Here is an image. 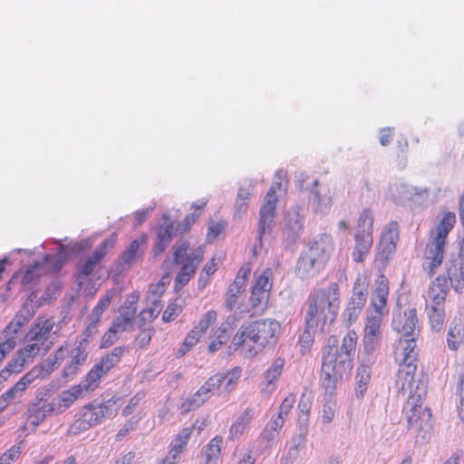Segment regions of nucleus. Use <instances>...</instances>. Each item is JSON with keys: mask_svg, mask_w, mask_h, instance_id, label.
<instances>
[{"mask_svg": "<svg viewBox=\"0 0 464 464\" xmlns=\"http://www.w3.org/2000/svg\"><path fill=\"white\" fill-rule=\"evenodd\" d=\"M356 340L357 335L353 331L343 338L341 345L335 335L328 338L323 351L321 385L329 394L334 392L337 383L351 372Z\"/></svg>", "mask_w": 464, "mask_h": 464, "instance_id": "obj_1", "label": "nucleus"}, {"mask_svg": "<svg viewBox=\"0 0 464 464\" xmlns=\"http://www.w3.org/2000/svg\"><path fill=\"white\" fill-rule=\"evenodd\" d=\"M339 296V285L336 283H332L327 289H319L311 295L305 315V328L300 336L302 353L310 350L320 324L321 332H324V324L335 321Z\"/></svg>", "mask_w": 464, "mask_h": 464, "instance_id": "obj_2", "label": "nucleus"}, {"mask_svg": "<svg viewBox=\"0 0 464 464\" xmlns=\"http://www.w3.org/2000/svg\"><path fill=\"white\" fill-rule=\"evenodd\" d=\"M208 198H201L190 205L189 213L180 220L182 212L171 208L164 212L157 222L159 232H188L204 212Z\"/></svg>", "mask_w": 464, "mask_h": 464, "instance_id": "obj_3", "label": "nucleus"}, {"mask_svg": "<svg viewBox=\"0 0 464 464\" xmlns=\"http://www.w3.org/2000/svg\"><path fill=\"white\" fill-rule=\"evenodd\" d=\"M408 429L417 433V438L422 441L429 439L432 430L431 411L429 408L421 406V393L417 391L411 394L407 401Z\"/></svg>", "mask_w": 464, "mask_h": 464, "instance_id": "obj_4", "label": "nucleus"}, {"mask_svg": "<svg viewBox=\"0 0 464 464\" xmlns=\"http://www.w3.org/2000/svg\"><path fill=\"white\" fill-rule=\"evenodd\" d=\"M248 329V340L256 345V347L248 350L249 356H255L258 349L265 348L269 343L276 341V334L279 333L280 324L274 319L257 320L246 323Z\"/></svg>", "mask_w": 464, "mask_h": 464, "instance_id": "obj_5", "label": "nucleus"}, {"mask_svg": "<svg viewBox=\"0 0 464 464\" xmlns=\"http://www.w3.org/2000/svg\"><path fill=\"white\" fill-rule=\"evenodd\" d=\"M368 297V282L365 277H358L353 288V295L344 311L343 317L352 324L361 314Z\"/></svg>", "mask_w": 464, "mask_h": 464, "instance_id": "obj_6", "label": "nucleus"}, {"mask_svg": "<svg viewBox=\"0 0 464 464\" xmlns=\"http://www.w3.org/2000/svg\"><path fill=\"white\" fill-rule=\"evenodd\" d=\"M448 235L436 234V237H432L427 244L425 259L429 261V264L428 266L423 264V268L430 277L435 275L437 268L443 262Z\"/></svg>", "mask_w": 464, "mask_h": 464, "instance_id": "obj_7", "label": "nucleus"}, {"mask_svg": "<svg viewBox=\"0 0 464 464\" xmlns=\"http://www.w3.org/2000/svg\"><path fill=\"white\" fill-rule=\"evenodd\" d=\"M124 351V347L118 346L115 347L110 353H107L105 356H103L100 362L95 364L88 372L85 378L87 384L85 385L94 386L96 388L101 377L105 375L111 368L120 362Z\"/></svg>", "mask_w": 464, "mask_h": 464, "instance_id": "obj_8", "label": "nucleus"}, {"mask_svg": "<svg viewBox=\"0 0 464 464\" xmlns=\"http://www.w3.org/2000/svg\"><path fill=\"white\" fill-rule=\"evenodd\" d=\"M278 180H275L268 189L265 198V202L260 208L259 230L265 232L270 227L275 216L277 204L276 192L282 189L283 177H277Z\"/></svg>", "mask_w": 464, "mask_h": 464, "instance_id": "obj_9", "label": "nucleus"}, {"mask_svg": "<svg viewBox=\"0 0 464 464\" xmlns=\"http://www.w3.org/2000/svg\"><path fill=\"white\" fill-rule=\"evenodd\" d=\"M324 268L323 258L303 251L296 261L295 274L301 280H308L317 276Z\"/></svg>", "mask_w": 464, "mask_h": 464, "instance_id": "obj_10", "label": "nucleus"}, {"mask_svg": "<svg viewBox=\"0 0 464 464\" xmlns=\"http://www.w3.org/2000/svg\"><path fill=\"white\" fill-rule=\"evenodd\" d=\"M419 320L415 308H411L403 314L401 312L393 313L392 327L398 333H402V336H419Z\"/></svg>", "mask_w": 464, "mask_h": 464, "instance_id": "obj_11", "label": "nucleus"}, {"mask_svg": "<svg viewBox=\"0 0 464 464\" xmlns=\"http://www.w3.org/2000/svg\"><path fill=\"white\" fill-rule=\"evenodd\" d=\"M116 237L114 234L103 240L99 246H97L90 257L79 267V277L86 278L92 274L96 266H98L103 257L107 255L109 249L112 248Z\"/></svg>", "mask_w": 464, "mask_h": 464, "instance_id": "obj_12", "label": "nucleus"}, {"mask_svg": "<svg viewBox=\"0 0 464 464\" xmlns=\"http://www.w3.org/2000/svg\"><path fill=\"white\" fill-rule=\"evenodd\" d=\"M204 255V246L198 247V251L191 256H188V263H185L175 278V288L185 286L191 276L195 274L198 264L202 261Z\"/></svg>", "mask_w": 464, "mask_h": 464, "instance_id": "obj_13", "label": "nucleus"}, {"mask_svg": "<svg viewBox=\"0 0 464 464\" xmlns=\"http://www.w3.org/2000/svg\"><path fill=\"white\" fill-rule=\"evenodd\" d=\"M404 340H400L401 344H404L401 350V366L406 368L407 375H413L415 373L417 365L415 362L417 361L418 352L416 345V339L418 336H403Z\"/></svg>", "mask_w": 464, "mask_h": 464, "instance_id": "obj_14", "label": "nucleus"}, {"mask_svg": "<svg viewBox=\"0 0 464 464\" xmlns=\"http://www.w3.org/2000/svg\"><path fill=\"white\" fill-rule=\"evenodd\" d=\"M56 411L55 399L52 402L42 398H36V401L31 403L28 407L31 418H33L32 423L34 425H39L48 414Z\"/></svg>", "mask_w": 464, "mask_h": 464, "instance_id": "obj_15", "label": "nucleus"}, {"mask_svg": "<svg viewBox=\"0 0 464 464\" xmlns=\"http://www.w3.org/2000/svg\"><path fill=\"white\" fill-rule=\"evenodd\" d=\"M145 240V235H143L140 241L136 239L129 245L119 260L118 270L120 272L129 269L132 262L142 257L145 250L141 247V244L144 243Z\"/></svg>", "mask_w": 464, "mask_h": 464, "instance_id": "obj_16", "label": "nucleus"}, {"mask_svg": "<svg viewBox=\"0 0 464 464\" xmlns=\"http://www.w3.org/2000/svg\"><path fill=\"white\" fill-rule=\"evenodd\" d=\"M53 326L54 322L52 319L37 318L27 333L26 338L29 341H36L44 343V341L47 340Z\"/></svg>", "mask_w": 464, "mask_h": 464, "instance_id": "obj_17", "label": "nucleus"}, {"mask_svg": "<svg viewBox=\"0 0 464 464\" xmlns=\"http://www.w3.org/2000/svg\"><path fill=\"white\" fill-rule=\"evenodd\" d=\"M87 382L82 381L79 385L72 387L71 390L64 391L62 392L59 399H55L57 411L62 412L64 409L68 408L82 392V391H93L94 386H86Z\"/></svg>", "mask_w": 464, "mask_h": 464, "instance_id": "obj_18", "label": "nucleus"}, {"mask_svg": "<svg viewBox=\"0 0 464 464\" xmlns=\"http://www.w3.org/2000/svg\"><path fill=\"white\" fill-rule=\"evenodd\" d=\"M34 310L31 311L27 305H24L17 312L13 320L5 326L2 335L8 336L16 334L19 330L34 317Z\"/></svg>", "mask_w": 464, "mask_h": 464, "instance_id": "obj_19", "label": "nucleus"}, {"mask_svg": "<svg viewBox=\"0 0 464 464\" xmlns=\"http://www.w3.org/2000/svg\"><path fill=\"white\" fill-rule=\"evenodd\" d=\"M83 413L89 424L94 426L102 422L105 418L111 416L112 409L108 404L94 405L91 403L84 407Z\"/></svg>", "mask_w": 464, "mask_h": 464, "instance_id": "obj_20", "label": "nucleus"}, {"mask_svg": "<svg viewBox=\"0 0 464 464\" xmlns=\"http://www.w3.org/2000/svg\"><path fill=\"white\" fill-rule=\"evenodd\" d=\"M377 284L378 285L372 293L371 300L375 311L379 314H382V310L386 305L387 296L389 294L388 280L383 275H381Z\"/></svg>", "mask_w": 464, "mask_h": 464, "instance_id": "obj_21", "label": "nucleus"}, {"mask_svg": "<svg viewBox=\"0 0 464 464\" xmlns=\"http://www.w3.org/2000/svg\"><path fill=\"white\" fill-rule=\"evenodd\" d=\"M399 234H382L378 245V253L383 262L387 263L394 255Z\"/></svg>", "mask_w": 464, "mask_h": 464, "instance_id": "obj_22", "label": "nucleus"}, {"mask_svg": "<svg viewBox=\"0 0 464 464\" xmlns=\"http://www.w3.org/2000/svg\"><path fill=\"white\" fill-rule=\"evenodd\" d=\"M355 246L353 251V259L357 262H362L364 256L369 253L373 239L372 234H355Z\"/></svg>", "mask_w": 464, "mask_h": 464, "instance_id": "obj_23", "label": "nucleus"}, {"mask_svg": "<svg viewBox=\"0 0 464 464\" xmlns=\"http://www.w3.org/2000/svg\"><path fill=\"white\" fill-rule=\"evenodd\" d=\"M447 274L452 287L456 292H460L464 283V264L457 260H451L447 264Z\"/></svg>", "mask_w": 464, "mask_h": 464, "instance_id": "obj_24", "label": "nucleus"}, {"mask_svg": "<svg viewBox=\"0 0 464 464\" xmlns=\"http://www.w3.org/2000/svg\"><path fill=\"white\" fill-rule=\"evenodd\" d=\"M332 245V237L330 234H317L312 240L307 243V250L305 252L313 253L314 256L323 258L324 253Z\"/></svg>", "mask_w": 464, "mask_h": 464, "instance_id": "obj_25", "label": "nucleus"}, {"mask_svg": "<svg viewBox=\"0 0 464 464\" xmlns=\"http://www.w3.org/2000/svg\"><path fill=\"white\" fill-rule=\"evenodd\" d=\"M189 249V243L187 240L179 239L172 246L173 261L176 265H184L188 263V256H191L198 251V248L191 253H188Z\"/></svg>", "mask_w": 464, "mask_h": 464, "instance_id": "obj_26", "label": "nucleus"}, {"mask_svg": "<svg viewBox=\"0 0 464 464\" xmlns=\"http://www.w3.org/2000/svg\"><path fill=\"white\" fill-rule=\"evenodd\" d=\"M308 432V426L299 424L298 433L295 434L292 439V446L289 450V457L296 459L299 455L300 450L305 447L306 435Z\"/></svg>", "mask_w": 464, "mask_h": 464, "instance_id": "obj_27", "label": "nucleus"}, {"mask_svg": "<svg viewBox=\"0 0 464 464\" xmlns=\"http://www.w3.org/2000/svg\"><path fill=\"white\" fill-rule=\"evenodd\" d=\"M285 361L282 358H276L272 365L265 372V380L266 381L267 390L281 375Z\"/></svg>", "mask_w": 464, "mask_h": 464, "instance_id": "obj_28", "label": "nucleus"}, {"mask_svg": "<svg viewBox=\"0 0 464 464\" xmlns=\"http://www.w3.org/2000/svg\"><path fill=\"white\" fill-rule=\"evenodd\" d=\"M222 442V438L217 436L214 439H212L210 442L208 444L204 451V454L207 459V464H208L211 461H216L218 459L221 451Z\"/></svg>", "mask_w": 464, "mask_h": 464, "instance_id": "obj_29", "label": "nucleus"}, {"mask_svg": "<svg viewBox=\"0 0 464 464\" xmlns=\"http://www.w3.org/2000/svg\"><path fill=\"white\" fill-rule=\"evenodd\" d=\"M112 290L108 292L102 297L96 306L93 308L89 316V320H92L93 324H98L103 312L108 308L112 298Z\"/></svg>", "mask_w": 464, "mask_h": 464, "instance_id": "obj_30", "label": "nucleus"}, {"mask_svg": "<svg viewBox=\"0 0 464 464\" xmlns=\"http://www.w3.org/2000/svg\"><path fill=\"white\" fill-rule=\"evenodd\" d=\"M333 395H334V392L329 394L325 391L324 403L323 413H322L323 421L324 423L331 422L334 418V413L336 411V402L332 399Z\"/></svg>", "mask_w": 464, "mask_h": 464, "instance_id": "obj_31", "label": "nucleus"}, {"mask_svg": "<svg viewBox=\"0 0 464 464\" xmlns=\"http://www.w3.org/2000/svg\"><path fill=\"white\" fill-rule=\"evenodd\" d=\"M456 215L452 211H443L439 218L437 232H450L456 224Z\"/></svg>", "mask_w": 464, "mask_h": 464, "instance_id": "obj_32", "label": "nucleus"}, {"mask_svg": "<svg viewBox=\"0 0 464 464\" xmlns=\"http://www.w3.org/2000/svg\"><path fill=\"white\" fill-rule=\"evenodd\" d=\"M358 387L356 388V396L362 397L367 389V385L371 380L370 371L366 367L358 369L356 375Z\"/></svg>", "mask_w": 464, "mask_h": 464, "instance_id": "obj_33", "label": "nucleus"}, {"mask_svg": "<svg viewBox=\"0 0 464 464\" xmlns=\"http://www.w3.org/2000/svg\"><path fill=\"white\" fill-rule=\"evenodd\" d=\"M430 324L433 332H440L444 324L445 311L444 309L434 308L428 312Z\"/></svg>", "mask_w": 464, "mask_h": 464, "instance_id": "obj_34", "label": "nucleus"}, {"mask_svg": "<svg viewBox=\"0 0 464 464\" xmlns=\"http://www.w3.org/2000/svg\"><path fill=\"white\" fill-rule=\"evenodd\" d=\"M64 358V351L63 347L57 349L53 355L44 360L42 364L44 367V373L50 374L61 363Z\"/></svg>", "mask_w": 464, "mask_h": 464, "instance_id": "obj_35", "label": "nucleus"}, {"mask_svg": "<svg viewBox=\"0 0 464 464\" xmlns=\"http://www.w3.org/2000/svg\"><path fill=\"white\" fill-rule=\"evenodd\" d=\"M429 297L431 299L430 308L444 309V303L447 296V290L440 288V291L436 287H430L428 292Z\"/></svg>", "mask_w": 464, "mask_h": 464, "instance_id": "obj_36", "label": "nucleus"}, {"mask_svg": "<svg viewBox=\"0 0 464 464\" xmlns=\"http://www.w3.org/2000/svg\"><path fill=\"white\" fill-rule=\"evenodd\" d=\"M246 323H244L236 335L233 337L231 344L228 346L229 353L237 351L241 347L248 339V329H246Z\"/></svg>", "mask_w": 464, "mask_h": 464, "instance_id": "obj_37", "label": "nucleus"}, {"mask_svg": "<svg viewBox=\"0 0 464 464\" xmlns=\"http://www.w3.org/2000/svg\"><path fill=\"white\" fill-rule=\"evenodd\" d=\"M373 216L369 208H365L360 215L357 222L358 232H369L372 229Z\"/></svg>", "mask_w": 464, "mask_h": 464, "instance_id": "obj_38", "label": "nucleus"}, {"mask_svg": "<svg viewBox=\"0 0 464 464\" xmlns=\"http://www.w3.org/2000/svg\"><path fill=\"white\" fill-rule=\"evenodd\" d=\"M198 340V332L197 330H191L185 338L180 348L177 351V357L184 356Z\"/></svg>", "mask_w": 464, "mask_h": 464, "instance_id": "obj_39", "label": "nucleus"}, {"mask_svg": "<svg viewBox=\"0 0 464 464\" xmlns=\"http://www.w3.org/2000/svg\"><path fill=\"white\" fill-rule=\"evenodd\" d=\"M382 314H377L368 318L365 325V335H378L380 336V326Z\"/></svg>", "mask_w": 464, "mask_h": 464, "instance_id": "obj_40", "label": "nucleus"}, {"mask_svg": "<svg viewBox=\"0 0 464 464\" xmlns=\"http://www.w3.org/2000/svg\"><path fill=\"white\" fill-rule=\"evenodd\" d=\"M462 328L460 325L450 326L448 332V346L450 350L456 351L459 346V339L461 336Z\"/></svg>", "mask_w": 464, "mask_h": 464, "instance_id": "obj_41", "label": "nucleus"}, {"mask_svg": "<svg viewBox=\"0 0 464 464\" xmlns=\"http://www.w3.org/2000/svg\"><path fill=\"white\" fill-rule=\"evenodd\" d=\"M158 240L154 246L153 252L154 256H158L159 255L162 254L166 248L169 246L171 243L173 237L172 234H158Z\"/></svg>", "mask_w": 464, "mask_h": 464, "instance_id": "obj_42", "label": "nucleus"}, {"mask_svg": "<svg viewBox=\"0 0 464 464\" xmlns=\"http://www.w3.org/2000/svg\"><path fill=\"white\" fill-rule=\"evenodd\" d=\"M216 320L217 312L214 310L208 311L204 315V317L199 321L198 325L193 329L198 332V338L200 337V334L205 333L206 330L209 327V325L213 324Z\"/></svg>", "mask_w": 464, "mask_h": 464, "instance_id": "obj_43", "label": "nucleus"}, {"mask_svg": "<svg viewBox=\"0 0 464 464\" xmlns=\"http://www.w3.org/2000/svg\"><path fill=\"white\" fill-rule=\"evenodd\" d=\"M298 408H299L300 413H301L299 415V424L308 426V415L310 412L311 402H310L309 399L305 398L304 394L301 397V400L298 404Z\"/></svg>", "mask_w": 464, "mask_h": 464, "instance_id": "obj_44", "label": "nucleus"}, {"mask_svg": "<svg viewBox=\"0 0 464 464\" xmlns=\"http://www.w3.org/2000/svg\"><path fill=\"white\" fill-rule=\"evenodd\" d=\"M250 194L247 191L240 190L236 200V212L239 215L246 212L248 208Z\"/></svg>", "mask_w": 464, "mask_h": 464, "instance_id": "obj_45", "label": "nucleus"}, {"mask_svg": "<svg viewBox=\"0 0 464 464\" xmlns=\"http://www.w3.org/2000/svg\"><path fill=\"white\" fill-rule=\"evenodd\" d=\"M25 362L26 357L24 355V352H17L6 367L12 370V372H20L23 370Z\"/></svg>", "mask_w": 464, "mask_h": 464, "instance_id": "obj_46", "label": "nucleus"}, {"mask_svg": "<svg viewBox=\"0 0 464 464\" xmlns=\"http://www.w3.org/2000/svg\"><path fill=\"white\" fill-rule=\"evenodd\" d=\"M5 341L0 343V362L5 357V355L10 353L16 344V340L14 335L11 334L8 336L3 335Z\"/></svg>", "mask_w": 464, "mask_h": 464, "instance_id": "obj_47", "label": "nucleus"}, {"mask_svg": "<svg viewBox=\"0 0 464 464\" xmlns=\"http://www.w3.org/2000/svg\"><path fill=\"white\" fill-rule=\"evenodd\" d=\"M380 346V336L378 335H365L363 337V347L364 352L371 355Z\"/></svg>", "mask_w": 464, "mask_h": 464, "instance_id": "obj_48", "label": "nucleus"}, {"mask_svg": "<svg viewBox=\"0 0 464 464\" xmlns=\"http://www.w3.org/2000/svg\"><path fill=\"white\" fill-rule=\"evenodd\" d=\"M190 433L191 430L189 429H183L181 432L177 436V440H179V443L173 446L172 450H175V453L172 456L173 459H176V455L180 453L183 448L186 446Z\"/></svg>", "mask_w": 464, "mask_h": 464, "instance_id": "obj_49", "label": "nucleus"}, {"mask_svg": "<svg viewBox=\"0 0 464 464\" xmlns=\"http://www.w3.org/2000/svg\"><path fill=\"white\" fill-rule=\"evenodd\" d=\"M91 427V424H89V421L87 420L84 413L82 412V417L76 420L70 427V432L73 434H78L80 432L89 430Z\"/></svg>", "mask_w": 464, "mask_h": 464, "instance_id": "obj_50", "label": "nucleus"}, {"mask_svg": "<svg viewBox=\"0 0 464 464\" xmlns=\"http://www.w3.org/2000/svg\"><path fill=\"white\" fill-rule=\"evenodd\" d=\"M155 208V206L149 207L147 208L137 210L133 213V222L134 227H137L140 225H142L146 219L148 218V216L150 213H151Z\"/></svg>", "mask_w": 464, "mask_h": 464, "instance_id": "obj_51", "label": "nucleus"}, {"mask_svg": "<svg viewBox=\"0 0 464 464\" xmlns=\"http://www.w3.org/2000/svg\"><path fill=\"white\" fill-rule=\"evenodd\" d=\"M271 285L269 284V278L265 274L261 275L256 281L252 287V290L267 294L270 290Z\"/></svg>", "mask_w": 464, "mask_h": 464, "instance_id": "obj_52", "label": "nucleus"}, {"mask_svg": "<svg viewBox=\"0 0 464 464\" xmlns=\"http://www.w3.org/2000/svg\"><path fill=\"white\" fill-rule=\"evenodd\" d=\"M155 312V308L142 310L138 316L139 328L144 327L147 320L152 321L154 318H156L158 314H156Z\"/></svg>", "mask_w": 464, "mask_h": 464, "instance_id": "obj_53", "label": "nucleus"}, {"mask_svg": "<svg viewBox=\"0 0 464 464\" xmlns=\"http://www.w3.org/2000/svg\"><path fill=\"white\" fill-rule=\"evenodd\" d=\"M40 267L39 264H36L34 266H31L26 269L23 278L22 283L25 285L33 284L39 276L40 275L36 272V270Z\"/></svg>", "mask_w": 464, "mask_h": 464, "instance_id": "obj_54", "label": "nucleus"}, {"mask_svg": "<svg viewBox=\"0 0 464 464\" xmlns=\"http://www.w3.org/2000/svg\"><path fill=\"white\" fill-rule=\"evenodd\" d=\"M19 455L20 449L14 446L0 457V464H11Z\"/></svg>", "mask_w": 464, "mask_h": 464, "instance_id": "obj_55", "label": "nucleus"}, {"mask_svg": "<svg viewBox=\"0 0 464 464\" xmlns=\"http://www.w3.org/2000/svg\"><path fill=\"white\" fill-rule=\"evenodd\" d=\"M208 400V396H200L197 397L196 393L187 399V401L184 402L183 406H187V411H193L198 409L200 405H202L206 401Z\"/></svg>", "mask_w": 464, "mask_h": 464, "instance_id": "obj_56", "label": "nucleus"}, {"mask_svg": "<svg viewBox=\"0 0 464 464\" xmlns=\"http://www.w3.org/2000/svg\"><path fill=\"white\" fill-rule=\"evenodd\" d=\"M133 324L130 323V322H126L122 316H119L117 317L113 323H112V325L111 326V328L116 332V333H120V332H124V331H128L129 329H130L132 327Z\"/></svg>", "mask_w": 464, "mask_h": 464, "instance_id": "obj_57", "label": "nucleus"}, {"mask_svg": "<svg viewBox=\"0 0 464 464\" xmlns=\"http://www.w3.org/2000/svg\"><path fill=\"white\" fill-rule=\"evenodd\" d=\"M61 286L58 283H53L48 285L45 289L44 295H42V299L45 303H50L53 299L55 298V295L60 291Z\"/></svg>", "mask_w": 464, "mask_h": 464, "instance_id": "obj_58", "label": "nucleus"}, {"mask_svg": "<svg viewBox=\"0 0 464 464\" xmlns=\"http://www.w3.org/2000/svg\"><path fill=\"white\" fill-rule=\"evenodd\" d=\"M295 401V397L293 394H289L281 403L279 407V416H285L288 414L290 410L293 408V405Z\"/></svg>", "mask_w": 464, "mask_h": 464, "instance_id": "obj_59", "label": "nucleus"}, {"mask_svg": "<svg viewBox=\"0 0 464 464\" xmlns=\"http://www.w3.org/2000/svg\"><path fill=\"white\" fill-rule=\"evenodd\" d=\"M140 329V333L138 335L137 340L139 341L140 346L142 348L144 346H147L150 343V342L151 340V335H152V333L154 332V330L152 328H145V327H142Z\"/></svg>", "mask_w": 464, "mask_h": 464, "instance_id": "obj_60", "label": "nucleus"}, {"mask_svg": "<svg viewBox=\"0 0 464 464\" xmlns=\"http://www.w3.org/2000/svg\"><path fill=\"white\" fill-rule=\"evenodd\" d=\"M98 324H93L92 320H89V324L86 327V329L82 332V334L80 335V340L90 343L93 334L96 333V326Z\"/></svg>", "mask_w": 464, "mask_h": 464, "instance_id": "obj_61", "label": "nucleus"}, {"mask_svg": "<svg viewBox=\"0 0 464 464\" xmlns=\"http://www.w3.org/2000/svg\"><path fill=\"white\" fill-rule=\"evenodd\" d=\"M180 307L176 304H169L167 309L164 311L162 319L164 322H171L178 315Z\"/></svg>", "mask_w": 464, "mask_h": 464, "instance_id": "obj_62", "label": "nucleus"}, {"mask_svg": "<svg viewBox=\"0 0 464 464\" xmlns=\"http://www.w3.org/2000/svg\"><path fill=\"white\" fill-rule=\"evenodd\" d=\"M226 380V377H223L221 373L215 374L214 376H211L205 384L208 388L212 392L214 390L218 389L221 384Z\"/></svg>", "mask_w": 464, "mask_h": 464, "instance_id": "obj_63", "label": "nucleus"}, {"mask_svg": "<svg viewBox=\"0 0 464 464\" xmlns=\"http://www.w3.org/2000/svg\"><path fill=\"white\" fill-rule=\"evenodd\" d=\"M459 416L460 420L464 422V373L460 376L459 386Z\"/></svg>", "mask_w": 464, "mask_h": 464, "instance_id": "obj_64", "label": "nucleus"}]
</instances>
